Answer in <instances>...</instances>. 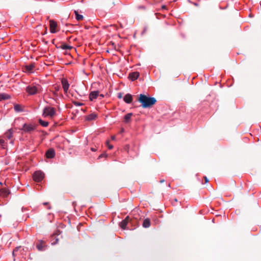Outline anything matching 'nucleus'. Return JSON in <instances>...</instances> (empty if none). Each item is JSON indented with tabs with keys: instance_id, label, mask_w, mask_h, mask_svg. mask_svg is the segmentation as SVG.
Masks as SVG:
<instances>
[{
	"instance_id": "1",
	"label": "nucleus",
	"mask_w": 261,
	"mask_h": 261,
	"mask_svg": "<svg viewBox=\"0 0 261 261\" xmlns=\"http://www.w3.org/2000/svg\"><path fill=\"white\" fill-rule=\"evenodd\" d=\"M138 100L142 104L143 108H150L156 102L155 98L148 97L142 94L139 95Z\"/></svg>"
},
{
	"instance_id": "2",
	"label": "nucleus",
	"mask_w": 261,
	"mask_h": 261,
	"mask_svg": "<svg viewBox=\"0 0 261 261\" xmlns=\"http://www.w3.org/2000/svg\"><path fill=\"white\" fill-rule=\"evenodd\" d=\"M56 113V110L54 108L45 107L43 110V115L45 117L50 116L53 117Z\"/></svg>"
},
{
	"instance_id": "3",
	"label": "nucleus",
	"mask_w": 261,
	"mask_h": 261,
	"mask_svg": "<svg viewBox=\"0 0 261 261\" xmlns=\"http://www.w3.org/2000/svg\"><path fill=\"white\" fill-rule=\"evenodd\" d=\"M36 127V125L35 124L25 123L23 125V126L21 129L24 131L25 133H31L35 130Z\"/></svg>"
},
{
	"instance_id": "4",
	"label": "nucleus",
	"mask_w": 261,
	"mask_h": 261,
	"mask_svg": "<svg viewBox=\"0 0 261 261\" xmlns=\"http://www.w3.org/2000/svg\"><path fill=\"white\" fill-rule=\"evenodd\" d=\"M33 178L35 181L40 182L44 178V173L40 171H36L33 175Z\"/></svg>"
},
{
	"instance_id": "5",
	"label": "nucleus",
	"mask_w": 261,
	"mask_h": 261,
	"mask_svg": "<svg viewBox=\"0 0 261 261\" xmlns=\"http://www.w3.org/2000/svg\"><path fill=\"white\" fill-rule=\"evenodd\" d=\"M27 92L30 95H34L37 93L38 88L35 86H29L26 88Z\"/></svg>"
},
{
	"instance_id": "6",
	"label": "nucleus",
	"mask_w": 261,
	"mask_h": 261,
	"mask_svg": "<svg viewBox=\"0 0 261 261\" xmlns=\"http://www.w3.org/2000/svg\"><path fill=\"white\" fill-rule=\"evenodd\" d=\"M57 26V24L55 21L54 20H50L49 21L50 32L51 33H55L57 32L56 30Z\"/></svg>"
},
{
	"instance_id": "7",
	"label": "nucleus",
	"mask_w": 261,
	"mask_h": 261,
	"mask_svg": "<svg viewBox=\"0 0 261 261\" xmlns=\"http://www.w3.org/2000/svg\"><path fill=\"white\" fill-rule=\"evenodd\" d=\"M61 83H62V87L63 88L64 91L65 93H66L68 90V88L69 87V84H68L67 80L65 79H62Z\"/></svg>"
},
{
	"instance_id": "8",
	"label": "nucleus",
	"mask_w": 261,
	"mask_h": 261,
	"mask_svg": "<svg viewBox=\"0 0 261 261\" xmlns=\"http://www.w3.org/2000/svg\"><path fill=\"white\" fill-rule=\"evenodd\" d=\"M55 151L53 148H49L45 153L46 157L48 159H52L55 156Z\"/></svg>"
},
{
	"instance_id": "9",
	"label": "nucleus",
	"mask_w": 261,
	"mask_h": 261,
	"mask_svg": "<svg viewBox=\"0 0 261 261\" xmlns=\"http://www.w3.org/2000/svg\"><path fill=\"white\" fill-rule=\"evenodd\" d=\"M98 97V91H93L89 94V99L90 101H95Z\"/></svg>"
},
{
	"instance_id": "10",
	"label": "nucleus",
	"mask_w": 261,
	"mask_h": 261,
	"mask_svg": "<svg viewBox=\"0 0 261 261\" xmlns=\"http://www.w3.org/2000/svg\"><path fill=\"white\" fill-rule=\"evenodd\" d=\"M10 193V191L8 189H2L0 190V197L6 198L9 195Z\"/></svg>"
},
{
	"instance_id": "11",
	"label": "nucleus",
	"mask_w": 261,
	"mask_h": 261,
	"mask_svg": "<svg viewBox=\"0 0 261 261\" xmlns=\"http://www.w3.org/2000/svg\"><path fill=\"white\" fill-rule=\"evenodd\" d=\"M139 76V72H131L128 75V78L132 81H134L137 80Z\"/></svg>"
},
{
	"instance_id": "12",
	"label": "nucleus",
	"mask_w": 261,
	"mask_h": 261,
	"mask_svg": "<svg viewBox=\"0 0 261 261\" xmlns=\"http://www.w3.org/2000/svg\"><path fill=\"white\" fill-rule=\"evenodd\" d=\"M123 100L127 103H131L133 100L132 95L130 94H126L124 97Z\"/></svg>"
},
{
	"instance_id": "13",
	"label": "nucleus",
	"mask_w": 261,
	"mask_h": 261,
	"mask_svg": "<svg viewBox=\"0 0 261 261\" xmlns=\"http://www.w3.org/2000/svg\"><path fill=\"white\" fill-rule=\"evenodd\" d=\"M143 226L145 228H148L150 225V220L149 218L145 219L143 222Z\"/></svg>"
},
{
	"instance_id": "14",
	"label": "nucleus",
	"mask_w": 261,
	"mask_h": 261,
	"mask_svg": "<svg viewBox=\"0 0 261 261\" xmlns=\"http://www.w3.org/2000/svg\"><path fill=\"white\" fill-rule=\"evenodd\" d=\"M35 67V64L31 63L30 64L27 65L25 66V68L27 71L32 72V70Z\"/></svg>"
},
{
	"instance_id": "15",
	"label": "nucleus",
	"mask_w": 261,
	"mask_h": 261,
	"mask_svg": "<svg viewBox=\"0 0 261 261\" xmlns=\"http://www.w3.org/2000/svg\"><path fill=\"white\" fill-rule=\"evenodd\" d=\"M11 98V96L6 93H1L0 94V100L8 99Z\"/></svg>"
},
{
	"instance_id": "16",
	"label": "nucleus",
	"mask_w": 261,
	"mask_h": 261,
	"mask_svg": "<svg viewBox=\"0 0 261 261\" xmlns=\"http://www.w3.org/2000/svg\"><path fill=\"white\" fill-rule=\"evenodd\" d=\"M132 115H133V114L130 113L127 114L126 115H125L124 116V118L125 122L126 123H128V122H129Z\"/></svg>"
},
{
	"instance_id": "17",
	"label": "nucleus",
	"mask_w": 261,
	"mask_h": 261,
	"mask_svg": "<svg viewBox=\"0 0 261 261\" xmlns=\"http://www.w3.org/2000/svg\"><path fill=\"white\" fill-rule=\"evenodd\" d=\"M96 117H97V115L95 114L92 113V114L89 115L87 116L86 119L89 121L95 119L96 118Z\"/></svg>"
},
{
	"instance_id": "18",
	"label": "nucleus",
	"mask_w": 261,
	"mask_h": 261,
	"mask_svg": "<svg viewBox=\"0 0 261 261\" xmlns=\"http://www.w3.org/2000/svg\"><path fill=\"white\" fill-rule=\"evenodd\" d=\"M14 110L17 112H19L22 111V109L20 105H14Z\"/></svg>"
},
{
	"instance_id": "19",
	"label": "nucleus",
	"mask_w": 261,
	"mask_h": 261,
	"mask_svg": "<svg viewBox=\"0 0 261 261\" xmlns=\"http://www.w3.org/2000/svg\"><path fill=\"white\" fill-rule=\"evenodd\" d=\"M60 47L63 49H68L70 50L71 48H72V47L71 46L65 44H63Z\"/></svg>"
},
{
	"instance_id": "20",
	"label": "nucleus",
	"mask_w": 261,
	"mask_h": 261,
	"mask_svg": "<svg viewBox=\"0 0 261 261\" xmlns=\"http://www.w3.org/2000/svg\"><path fill=\"white\" fill-rule=\"evenodd\" d=\"M74 13L76 15V19L77 20H81L83 19V16L82 15H80L76 11H74Z\"/></svg>"
},
{
	"instance_id": "21",
	"label": "nucleus",
	"mask_w": 261,
	"mask_h": 261,
	"mask_svg": "<svg viewBox=\"0 0 261 261\" xmlns=\"http://www.w3.org/2000/svg\"><path fill=\"white\" fill-rule=\"evenodd\" d=\"M5 136L8 139H10L12 137V132L11 130L9 129L7 132H6Z\"/></svg>"
},
{
	"instance_id": "22",
	"label": "nucleus",
	"mask_w": 261,
	"mask_h": 261,
	"mask_svg": "<svg viewBox=\"0 0 261 261\" xmlns=\"http://www.w3.org/2000/svg\"><path fill=\"white\" fill-rule=\"evenodd\" d=\"M127 223L125 222V221L122 220L119 224L120 226L122 229H124L126 228V226L127 225Z\"/></svg>"
},
{
	"instance_id": "23",
	"label": "nucleus",
	"mask_w": 261,
	"mask_h": 261,
	"mask_svg": "<svg viewBox=\"0 0 261 261\" xmlns=\"http://www.w3.org/2000/svg\"><path fill=\"white\" fill-rule=\"evenodd\" d=\"M39 123L43 126L46 127L48 125V122L47 121H43L41 119H39Z\"/></svg>"
},
{
	"instance_id": "24",
	"label": "nucleus",
	"mask_w": 261,
	"mask_h": 261,
	"mask_svg": "<svg viewBox=\"0 0 261 261\" xmlns=\"http://www.w3.org/2000/svg\"><path fill=\"white\" fill-rule=\"evenodd\" d=\"M37 249L41 251V250H42V249H43V245H42V243H40L39 244H38L36 246Z\"/></svg>"
},
{
	"instance_id": "25",
	"label": "nucleus",
	"mask_w": 261,
	"mask_h": 261,
	"mask_svg": "<svg viewBox=\"0 0 261 261\" xmlns=\"http://www.w3.org/2000/svg\"><path fill=\"white\" fill-rule=\"evenodd\" d=\"M4 143H5V141L4 140H0V144L1 145V146L4 148Z\"/></svg>"
},
{
	"instance_id": "26",
	"label": "nucleus",
	"mask_w": 261,
	"mask_h": 261,
	"mask_svg": "<svg viewBox=\"0 0 261 261\" xmlns=\"http://www.w3.org/2000/svg\"><path fill=\"white\" fill-rule=\"evenodd\" d=\"M54 89L56 92H58L60 89V87L58 86H56L54 87Z\"/></svg>"
},
{
	"instance_id": "27",
	"label": "nucleus",
	"mask_w": 261,
	"mask_h": 261,
	"mask_svg": "<svg viewBox=\"0 0 261 261\" xmlns=\"http://www.w3.org/2000/svg\"><path fill=\"white\" fill-rule=\"evenodd\" d=\"M124 221H125V222L128 223V221L130 220V218L129 217V216H127L124 220H123Z\"/></svg>"
},
{
	"instance_id": "28",
	"label": "nucleus",
	"mask_w": 261,
	"mask_h": 261,
	"mask_svg": "<svg viewBox=\"0 0 261 261\" xmlns=\"http://www.w3.org/2000/svg\"><path fill=\"white\" fill-rule=\"evenodd\" d=\"M107 144H108V148H109L110 149H112V148H113V145H109V141H107Z\"/></svg>"
},
{
	"instance_id": "29",
	"label": "nucleus",
	"mask_w": 261,
	"mask_h": 261,
	"mask_svg": "<svg viewBox=\"0 0 261 261\" xmlns=\"http://www.w3.org/2000/svg\"><path fill=\"white\" fill-rule=\"evenodd\" d=\"M74 105H76V106H82V105H83V104L82 103L78 102H74Z\"/></svg>"
},
{
	"instance_id": "30",
	"label": "nucleus",
	"mask_w": 261,
	"mask_h": 261,
	"mask_svg": "<svg viewBox=\"0 0 261 261\" xmlns=\"http://www.w3.org/2000/svg\"><path fill=\"white\" fill-rule=\"evenodd\" d=\"M122 97V94L121 93H119L118 94V98H121Z\"/></svg>"
},
{
	"instance_id": "31",
	"label": "nucleus",
	"mask_w": 261,
	"mask_h": 261,
	"mask_svg": "<svg viewBox=\"0 0 261 261\" xmlns=\"http://www.w3.org/2000/svg\"><path fill=\"white\" fill-rule=\"evenodd\" d=\"M203 178H204V180H205V183H207L208 182V179L207 178V177L204 176Z\"/></svg>"
},
{
	"instance_id": "32",
	"label": "nucleus",
	"mask_w": 261,
	"mask_h": 261,
	"mask_svg": "<svg viewBox=\"0 0 261 261\" xmlns=\"http://www.w3.org/2000/svg\"><path fill=\"white\" fill-rule=\"evenodd\" d=\"M105 220L104 219H101V220H99V223H103V222H104Z\"/></svg>"
},
{
	"instance_id": "33",
	"label": "nucleus",
	"mask_w": 261,
	"mask_h": 261,
	"mask_svg": "<svg viewBox=\"0 0 261 261\" xmlns=\"http://www.w3.org/2000/svg\"><path fill=\"white\" fill-rule=\"evenodd\" d=\"M105 156V154H101L100 155H99V159L100 158H103Z\"/></svg>"
},
{
	"instance_id": "34",
	"label": "nucleus",
	"mask_w": 261,
	"mask_h": 261,
	"mask_svg": "<svg viewBox=\"0 0 261 261\" xmlns=\"http://www.w3.org/2000/svg\"><path fill=\"white\" fill-rule=\"evenodd\" d=\"M111 139H112V140H114L115 139V136H112L111 137Z\"/></svg>"
},
{
	"instance_id": "35",
	"label": "nucleus",
	"mask_w": 261,
	"mask_h": 261,
	"mask_svg": "<svg viewBox=\"0 0 261 261\" xmlns=\"http://www.w3.org/2000/svg\"><path fill=\"white\" fill-rule=\"evenodd\" d=\"M162 8L163 9H166V6L165 5H163L162 6Z\"/></svg>"
},
{
	"instance_id": "36",
	"label": "nucleus",
	"mask_w": 261,
	"mask_h": 261,
	"mask_svg": "<svg viewBox=\"0 0 261 261\" xmlns=\"http://www.w3.org/2000/svg\"><path fill=\"white\" fill-rule=\"evenodd\" d=\"M91 150L94 151H95L96 150V149L94 148H91Z\"/></svg>"
},
{
	"instance_id": "37",
	"label": "nucleus",
	"mask_w": 261,
	"mask_h": 261,
	"mask_svg": "<svg viewBox=\"0 0 261 261\" xmlns=\"http://www.w3.org/2000/svg\"><path fill=\"white\" fill-rule=\"evenodd\" d=\"M164 181H165V180H164V179H162V180H160V182L161 183H163V182H164Z\"/></svg>"
},
{
	"instance_id": "38",
	"label": "nucleus",
	"mask_w": 261,
	"mask_h": 261,
	"mask_svg": "<svg viewBox=\"0 0 261 261\" xmlns=\"http://www.w3.org/2000/svg\"><path fill=\"white\" fill-rule=\"evenodd\" d=\"M57 92H56V91H55V92L54 93V94L55 95H56V96H57Z\"/></svg>"
},
{
	"instance_id": "39",
	"label": "nucleus",
	"mask_w": 261,
	"mask_h": 261,
	"mask_svg": "<svg viewBox=\"0 0 261 261\" xmlns=\"http://www.w3.org/2000/svg\"><path fill=\"white\" fill-rule=\"evenodd\" d=\"M99 96H100V97H104V95L103 94H100Z\"/></svg>"
},
{
	"instance_id": "40",
	"label": "nucleus",
	"mask_w": 261,
	"mask_h": 261,
	"mask_svg": "<svg viewBox=\"0 0 261 261\" xmlns=\"http://www.w3.org/2000/svg\"><path fill=\"white\" fill-rule=\"evenodd\" d=\"M124 132V129L123 128H122L121 129V133H122Z\"/></svg>"
},
{
	"instance_id": "41",
	"label": "nucleus",
	"mask_w": 261,
	"mask_h": 261,
	"mask_svg": "<svg viewBox=\"0 0 261 261\" xmlns=\"http://www.w3.org/2000/svg\"><path fill=\"white\" fill-rule=\"evenodd\" d=\"M174 201H175V202H177V199H176V198H175V199H174Z\"/></svg>"
},
{
	"instance_id": "42",
	"label": "nucleus",
	"mask_w": 261,
	"mask_h": 261,
	"mask_svg": "<svg viewBox=\"0 0 261 261\" xmlns=\"http://www.w3.org/2000/svg\"><path fill=\"white\" fill-rule=\"evenodd\" d=\"M168 187H170V184H168Z\"/></svg>"
},
{
	"instance_id": "43",
	"label": "nucleus",
	"mask_w": 261,
	"mask_h": 261,
	"mask_svg": "<svg viewBox=\"0 0 261 261\" xmlns=\"http://www.w3.org/2000/svg\"><path fill=\"white\" fill-rule=\"evenodd\" d=\"M112 45H114V43H112Z\"/></svg>"
},
{
	"instance_id": "44",
	"label": "nucleus",
	"mask_w": 261,
	"mask_h": 261,
	"mask_svg": "<svg viewBox=\"0 0 261 261\" xmlns=\"http://www.w3.org/2000/svg\"><path fill=\"white\" fill-rule=\"evenodd\" d=\"M47 204V203H44V205H46Z\"/></svg>"
}]
</instances>
